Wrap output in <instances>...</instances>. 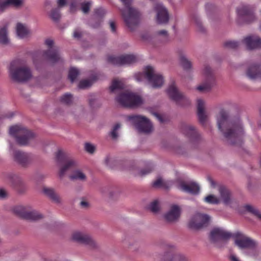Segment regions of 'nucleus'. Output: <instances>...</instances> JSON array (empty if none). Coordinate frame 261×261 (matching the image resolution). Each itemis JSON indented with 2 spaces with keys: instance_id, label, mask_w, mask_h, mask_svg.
Listing matches in <instances>:
<instances>
[{
  "instance_id": "nucleus-45",
  "label": "nucleus",
  "mask_w": 261,
  "mask_h": 261,
  "mask_svg": "<svg viewBox=\"0 0 261 261\" xmlns=\"http://www.w3.org/2000/svg\"><path fill=\"white\" fill-rule=\"evenodd\" d=\"M120 128V124L117 123L116 124L111 132V137L112 139H115L118 137V133L117 130Z\"/></svg>"
},
{
  "instance_id": "nucleus-34",
  "label": "nucleus",
  "mask_w": 261,
  "mask_h": 261,
  "mask_svg": "<svg viewBox=\"0 0 261 261\" xmlns=\"http://www.w3.org/2000/svg\"><path fill=\"white\" fill-rule=\"evenodd\" d=\"M123 88L124 85L121 81L117 79H114L112 82V85L110 87V90L111 92H113L116 90L122 89Z\"/></svg>"
},
{
  "instance_id": "nucleus-26",
  "label": "nucleus",
  "mask_w": 261,
  "mask_h": 261,
  "mask_svg": "<svg viewBox=\"0 0 261 261\" xmlns=\"http://www.w3.org/2000/svg\"><path fill=\"white\" fill-rule=\"evenodd\" d=\"M247 75L251 79H261V65H252L247 70Z\"/></svg>"
},
{
  "instance_id": "nucleus-31",
  "label": "nucleus",
  "mask_w": 261,
  "mask_h": 261,
  "mask_svg": "<svg viewBox=\"0 0 261 261\" xmlns=\"http://www.w3.org/2000/svg\"><path fill=\"white\" fill-rule=\"evenodd\" d=\"M70 178L71 180L85 181L87 179V177L83 171L80 170H76L70 175Z\"/></svg>"
},
{
  "instance_id": "nucleus-13",
  "label": "nucleus",
  "mask_w": 261,
  "mask_h": 261,
  "mask_svg": "<svg viewBox=\"0 0 261 261\" xmlns=\"http://www.w3.org/2000/svg\"><path fill=\"white\" fill-rule=\"evenodd\" d=\"M167 92L170 98L177 104L185 105L190 103L189 100L178 91L174 83H172L169 86Z\"/></svg>"
},
{
  "instance_id": "nucleus-53",
  "label": "nucleus",
  "mask_w": 261,
  "mask_h": 261,
  "mask_svg": "<svg viewBox=\"0 0 261 261\" xmlns=\"http://www.w3.org/2000/svg\"><path fill=\"white\" fill-rule=\"evenodd\" d=\"M110 27L111 30V31L113 33L116 32V24L114 21H110Z\"/></svg>"
},
{
  "instance_id": "nucleus-35",
  "label": "nucleus",
  "mask_w": 261,
  "mask_h": 261,
  "mask_svg": "<svg viewBox=\"0 0 261 261\" xmlns=\"http://www.w3.org/2000/svg\"><path fill=\"white\" fill-rule=\"evenodd\" d=\"M50 18L55 22H57L61 18V13L58 8L53 9L49 13Z\"/></svg>"
},
{
  "instance_id": "nucleus-21",
  "label": "nucleus",
  "mask_w": 261,
  "mask_h": 261,
  "mask_svg": "<svg viewBox=\"0 0 261 261\" xmlns=\"http://www.w3.org/2000/svg\"><path fill=\"white\" fill-rule=\"evenodd\" d=\"M183 133L190 139L195 142H199L201 139L200 135L196 128L191 125L185 124L182 126Z\"/></svg>"
},
{
  "instance_id": "nucleus-30",
  "label": "nucleus",
  "mask_w": 261,
  "mask_h": 261,
  "mask_svg": "<svg viewBox=\"0 0 261 261\" xmlns=\"http://www.w3.org/2000/svg\"><path fill=\"white\" fill-rule=\"evenodd\" d=\"M22 4L21 0H7L3 3L0 2V10L3 11L9 5L19 7Z\"/></svg>"
},
{
  "instance_id": "nucleus-28",
  "label": "nucleus",
  "mask_w": 261,
  "mask_h": 261,
  "mask_svg": "<svg viewBox=\"0 0 261 261\" xmlns=\"http://www.w3.org/2000/svg\"><path fill=\"white\" fill-rule=\"evenodd\" d=\"M162 261H188V259L185 255L180 254L167 252L164 255Z\"/></svg>"
},
{
  "instance_id": "nucleus-4",
  "label": "nucleus",
  "mask_w": 261,
  "mask_h": 261,
  "mask_svg": "<svg viewBox=\"0 0 261 261\" xmlns=\"http://www.w3.org/2000/svg\"><path fill=\"white\" fill-rule=\"evenodd\" d=\"M124 5L121 14L126 25L133 31L138 25L140 17V12L131 6V0H121Z\"/></svg>"
},
{
  "instance_id": "nucleus-27",
  "label": "nucleus",
  "mask_w": 261,
  "mask_h": 261,
  "mask_svg": "<svg viewBox=\"0 0 261 261\" xmlns=\"http://www.w3.org/2000/svg\"><path fill=\"white\" fill-rule=\"evenodd\" d=\"M221 200L225 204H228L231 202V195L229 191L224 186H219L218 188Z\"/></svg>"
},
{
  "instance_id": "nucleus-1",
  "label": "nucleus",
  "mask_w": 261,
  "mask_h": 261,
  "mask_svg": "<svg viewBox=\"0 0 261 261\" xmlns=\"http://www.w3.org/2000/svg\"><path fill=\"white\" fill-rule=\"evenodd\" d=\"M217 122L219 129L227 139H239L244 134L240 119L237 118L230 120L228 113L223 109L217 115Z\"/></svg>"
},
{
  "instance_id": "nucleus-16",
  "label": "nucleus",
  "mask_w": 261,
  "mask_h": 261,
  "mask_svg": "<svg viewBox=\"0 0 261 261\" xmlns=\"http://www.w3.org/2000/svg\"><path fill=\"white\" fill-rule=\"evenodd\" d=\"M203 73L205 77V82L197 87V90L200 92L209 90L215 82V77L211 68L205 65L203 69Z\"/></svg>"
},
{
  "instance_id": "nucleus-39",
  "label": "nucleus",
  "mask_w": 261,
  "mask_h": 261,
  "mask_svg": "<svg viewBox=\"0 0 261 261\" xmlns=\"http://www.w3.org/2000/svg\"><path fill=\"white\" fill-rule=\"evenodd\" d=\"M180 64L185 70H189L191 68L192 64L190 61L184 56H181L180 58Z\"/></svg>"
},
{
  "instance_id": "nucleus-50",
  "label": "nucleus",
  "mask_w": 261,
  "mask_h": 261,
  "mask_svg": "<svg viewBox=\"0 0 261 261\" xmlns=\"http://www.w3.org/2000/svg\"><path fill=\"white\" fill-rule=\"evenodd\" d=\"M7 195H8V193L5 190H4L3 189H0V198L1 199H4L5 198H6L7 197Z\"/></svg>"
},
{
  "instance_id": "nucleus-60",
  "label": "nucleus",
  "mask_w": 261,
  "mask_h": 261,
  "mask_svg": "<svg viewBox=\"0 0 261 261\" xmlns=\"http://www.w3.org/2000/svg\"><path fill=\"white\" fill-rule=\"evenodd\" d=\"M193 19H194V21H195V22L197 24V25L199 28H200L201 25V22H200V20L198 19V18L194 17V18H193Z\"/></svg>"
},
{
  "instance_id": "nucleus-37",
  "label": "nucleus",
  "mask_w": 261,
  "mask_h": 261,
  "mask_svg": "<svg viewBox=\"0 0 261 261\" xmlns=\"http://www.w3.org/2000/svg\"><path fill=\"white\" fill-rule=\"evenodd\" d=\"M245 208L246 211L252 213L261 220V212L258 211L255 207L250 205H246L245 206Z\"/></svg>"
},
{
  "instance_id": "nucleus-32",
  "label": "nucleus",
  "mask_w": 261,
  "mask_h": 261,
  "mask_svg": "<svg viewBox=\"0 0 261 261\" xmlns=\"http://www.w3.org/2000/svg\"><path fill=\"white\" fill-rule=\"evenodd\" d=\"M43 193L55 202H59L60 198L58 195L55 193L54 189L48 188H44L43 190Z\"/></svg>"
},
{
  "instance_id": "nucleus-25",
  "label": "nucleus",
  "mask_w": 261,
  "mask_h": 261,
  "mask_svg": "<svg viewBox=\"0 0 261 261\" xmlns=\"http://www.w3.org/2000/svg\"><path fill=\"white\" fill-rule=\"evenodd\" d=\"M204 106V102L202 99H197V115L199 122L203 125L205 124L207 119Z\"/></svg>"
},
{
  "instance_id": "nucleus-58",
  "label": "nucleus",
  "mask_w": 261,
  "mask_h": 261,
  "mask_svg": "<svg viewBox=\"0 0 261 261\" xmlns=\"http://www.w3.org/2000/svg\"><path fill=\"white\" fill-rule=\"evenodd\" d=\"M231 261H240L239 259L234 254H231L230 256Z\"/></svg>"
},
{
  "instance_id": "nucleus-57",
  "label": "nucleus",
  "mask_w": 261,
  "mask_h": 261,
  "mask_svg": "<svg viewBox=\"0 0 261 261\" xmlns=\"http://www.w3.org/2000/svg\"><path fill=\"white\" fill-rule=\"evenodd\" d=\"M100 22H101V21L98 20L97 22H96L95 24H92L91 23L90 25L91 27H92L93 28H98L100 25Z\"/></svg>"
},
{
  "instance_id": "nucleus-44",
  "label": "nucleus",
  "mask_w": 261,
  "mask_h": 261,
  "mask_svg": "<svg viewBox=\"0 0 261 261\" xmlns=\"http://www.w3.org/2000/svg\"><path fill=\"white\" fill-rule=\"evenodd\" d=\"M92 82L88 80H84L80 81L79 84V87L80 89H85L88 88L92 85Z\"/></svg>"
},
{
  "instance_id": "nucleus-9",
  "label": "nucleus",
  "mask_w": 261,
  "mask_h": 261,
  "mask_svg": "<svg viewBox=\"0 0 261 261\" xmlns=\"http://www.w3.org/2000/svg\"><path fill=\"white\" fill-rule=\"evenodd\" d=\"M55 160L58 164H62L59 175L63 176L71 167L76 165V162L68 158L67 154L59 149L55 153Z\"/></svg>"
},
{
  "instance_id": "nucleus-22",
  "label": "nucleus",
  "mask_w": 261,
  "mask_h": 261,
  "mask_svg": "<svg viewBox=\"0 0 261 261\" xmlns=\"http://www.w3.org/2000/svg\"><path fill=\"white\" fill-rule=\"evenodd\" d=\"M9 152L13 155L14 160L21 165L24 166L29 162L28 155L25 153L16 149V148H11Z\"/></svg>"
},
{
  "instance_id": "nucleus-54",
  "label": "nucleus",
  "mask_w": 261,
  "mask_h": 261,
  "mask_svg": "<svg viewBox=\"0 0 261 261\" xmlns=\"http://www.w3.org/2000/svg\"><path fill=\"white\" fill-rule=\"evenodd\" d=\"M74 38H79L82 36V33L78 30H75L73 33Z\"/></svg>"
},
{
  "instance_id": "nucleus-52",
  "label": "nucleus",
  "mask_w": 261,
  "mask_h": 261,
  "mask_svg": "<svg viewBox=\"0 0 261 261\" xmlns=\"http://www.w3.org/2000/svg\"><path fill=\"white\" fill-rule=\"evenodd\" d=\"M73 1H70L71 4L70 6V11L72 13L74 12L76 10V6L75 3L73 2Z\"/></svg>"
},
{
  "instance_id": "nucleus-48",
  "label": "nucleus",
  "mask_w": 261,
  "mask_h": 261,
  "mask_svg": "<svg viewBox=\"0 0 261 261\" xmlns=\"http://www.w3.org/2000/svg\"><path fill=\"white\" fill-rule=\"evenodd\" d=\"M105 13H106V11H105V9L101 8L96 9L95 10V15L97 17L102 18L104 16Z\"/></svg>"
},
{
  "instance_id": "nucleus-10",
  "label": "nucleus",
  "mask_w": 261,
  "mask_h": 261,
  "mask_svg": "<svg viewBox=\"0 0 261 261\" xmlns=\"http://www.w3.org/2000/svg\"><path fill=\"white\" fill-rule=\"evenodd\" d=\"M232 235L228 231L222 228L215 227L211 231L210 239L216 245L221 247L222 243H226L227 240Z\"/></svg>"
},
{
  "instance_id": "nucleus-23",
  "label": "nucleus",
  "mask_w": 261,
  "mask_h": 261,
  "mask_svg": "<svg viewBox=\"0 0 261 261\" xmlns=\"http://www.w3.org/2000/svg\"><path fill=\"white\" fill-rule=\"evenodd\" d=\"M243 43L248 49L261 48V39L257 36H248L244 38Z\"/></svg>"
},
{
  "instance_id": "nucleus-55",
  "label": "nucleus",
  "mask_w": 261,
  "mask_h": 261,
  "mask_svg": "<svg viewBox=\"0 0 261 261\" xmlns=\"http://www.w3.org/2000/svg\"><path fill=\"white\" fill-rule=\"evenodd\" d=\"M80 205L83 208H87L89 206V204L87 201L82 200L80 202Z\"/></svg>"
},
{
  "instance_id": "nucleus-56",
  "label": "nucleus",
  "mask_w": 261,
  "mask_h": 261,
  "mask_svg": "<svg viewBox=\"0 0 261 261\" xmlns=\"http://www.w3.org/2000/svg\"><path fill=\"white\" fill-rule=\"evenodd\" d=\"M86 151L89 154H93L95 151V148H85Z\"/></svg>"
},
{
  "instance_id": "nucleus-14",
  "label": "nucleus",
  "mask_w": 261,
  "mask_h": 261,
  "mask_svg": "<svg viewBox=\"0 0 261 261\" xmlns=\"http://www.w3.org/2000/svg\"><path fill=\"white\" fill-rule=\"evenodd\" d=\"M71 240L79 243L85 245L91 248H94L97 246V244L94 240L88 234L82 232H73L71 235Z\"/></svg>"
},
{
  "instance_id": "nucleus-36",
  "label": "nucleus",
  "mask_w": 261,
  "mask_h": 261,
  "mask_svg": "<svg viewBox=\"0 0 261 261\" xmlns=\"http://www.w3.org/2000/svg\"><path fill=\"white\" fill-rule=\"evenodd\" d=\"M204 201L209 204H217L220 202V199L215 195L210 194L204 198Z\"/></svg>"
},
{
  "instance_id": "nucleus-6",
  "label": "nucleus",
  "mask_w": 261,
  "mask_h": 261,
  "mask_svg": "<svg viewBox=\"0 0 261 261\" xmlns=\"http://www.w3.org/2000/svg\"><path fill=\"white\" fill-rule=\"evenodd\" d=\"M232 237L234 239L235 244L241 249H248L250 252H244L250 256L254 255L255 252V242L249 237L237 232Z\"/></svg>"
},
{
  "instance_id": "nucleus-43",
  "label": "nucleus",
  "mask_w": 261,
  "mask_h": 261,
  "mask_svg": "<svg viewBox=\"0 0 261 261\" xmlns=\"http://www.w3.org/2000/svg\"><path fill=\"white\" fill-rule=\"evenodd\" d=\"M224 45L225 47L234 49L239 46V43L234 41H228L224 43Z\"/></svg>"
},
{
  "instance_id": "nucleus-2",
  "label": "nucleus",
  "mask_w": 261,
  "mask_h": 261,
  "mask_svg": "<svg viewBox=\"0 0 261 261\" xmlns=\"http://www.w3.org/2000/svg\"><path fill=\"white\" fill-rule=\"evenodd\" d=\"M9 71L11 79L17 82L28 81L32 76L30 68L24 65L20 60H14L10 63Z\"/></svg>"
},
{
  "instance_id": "nucleus-47",
  "label": "nucleus",
  "mask_w": 261,
  "mask_h": 261,
  "mask_svg": "<svg viewBox=\"0 0 261 261\" xmlns=\"http://www.w3.org/2000/svg\"><path fill=\"white\" fill-rule=\"evenodd\" d=\"M115 162L114 158L110 155L107 156L105 159L106 164L110 168L114 166Z\"/></svg>"
},
{
  "instance_id": "nucleus-3",
  "label": "nucleus",
  "mask_w": 261,
  "mask_h": 261,
  "mask_svg": "<svg viewBox=\"0 0 261 261\" xmlns=\"http://www.w3.org/2000/svg\"><path fill=\"white\" fill-rule=\"evenodd\" d=\"M9 134L18 144L22 146L28 145L36 137L34 132L22 125L11 126L9 128Z\"/></svg>"
},
{
  "instance_id": "nucleus-38",
  "label": "nucleus",
  "mask_w": 261,
  "mask_h": 261,
  "mask_svg": "<svg viewBox=\"0 0 261 261\" xmlns=\"http://www.w3.org/2000/svg\"><path fill=\"white\" fill-rule=\"evenodd\" d=\"M79 74V70L74 67H72L69 69L68 73V78L70 81L72 83L76 79L77 75Z\"/></svg>"
},
{
  "instance_id": "nucleus-41",
  "label": "nucleus",
  "mask_w": 261,
  "mask_h": 261,
  "mask_svg": "<svg viewBox=\"0 0 261 261\" xmlns=\"http://www.w3.org/2000/svg\"><path fill=\"white\" fill-rule=\"evenodd\" d=\"M149 208L150 210L153 213L158 212L160 210V203L159 201L155 200L152 201L150 204Z\"/></svg>"
},
{
  "instance_id": "nucleus-61",
  "label": "nucleus",
  "mask_w": 261,
  "mask_h": 261,
  "mask_svg": "<svg viewBox=\"0 0 261 261\" xmlns=\"http://www.w3.org/2000/svg\"><path fill=\"white\" fill-rule=\"evenodd\" d=\"M208 180L212 187H214L215 186V181L211 178L208 177Z\"/></svg>"
},
{
  "instance_id": "nucleus-5",
  "label": "nucleus",
  "mask_w": 261,
  "mask_h": 261,
  "mask_svg": "<svg viewBox=\"0 0 261 261\" xmlns=\"http://www.w3.org/2000/svg\"><path fill=\"white\" fill-rule=\"evenodd\" d=\"M144 76L154 88L161 87L164 83L162 75L155 73L153 67L150 66L146 67L144 73L139 72L135 75V78L138 82L141 81Z\"/></svg>"
},
{
  "instance_id": "nucleus-19",
  "label": "nucleus",
  "mask_w": 261,
  "mask_h": 261,
  "mask_svg": "<svg viewBox=\"0 0 261 261\" xmlns=\"http://www.w3.org/2000/svg\"><path fill=\"white\" fill-rule=\"evenodd\" d=\"M14 211L23 218L30 220H38L43 217L42 215L38 212L36 211L26 212L24 211V207L21 206L15 207Z\"/></svg>"
},
{
  "instance_id": "nucleus-20",
  "label": "nucleus",
  "mask_w": 261,
  "mask_h": 261,
  "mask_svg": "<svg viewBox=\"0 0 261 261\" xmlns=\"http://www.w3.org/2000/svg\"><path fill=\"white\" fill-rule=\"evenodd\" d=\"M181 214V208L179 206L172 204L164 215L165 219L169 222H175L178 220Z\"/></svg>"
},
{
  "instance_id": "nucleus-49",
  "label": "nucleus",
  "mask_w": 261,
  "mask_h": 261,
  "mask_svg": "<svg viewBox=\"0 0 261 261\" xmlns=\"http://www.w3.org/2000/svg\"><path fill=\"white\" fill-rule=\"evenodd\" d=\"M152 170V168L147 167L146 169L140 170L139 174L141 176H143L149 173Z\"/></svg>"
},
{
  "instance_id": "nucleus-12",
  "label": "nucleus",
  "mask_w": 261,
  "mask_h": 261,
  "mask_svg": "<svg viewBox=\"0 0 261 261\" xmlns=\"http://www.w3.org/2000/svg\"><path fill=\"white\" fill-rule=\"evenodd\" d=\"M45 43L48 49L44 52L43 57L53 63L62 61L58 48L53 47V40L47 39L45 40Z\"/></svg>"
},
{
  "instance_id": "nucleus-63",
  "label": "nucleus",
  "mask_w": 261,
  "mask_h": 261,
  "mask_svg": "<svg viewBox=\"0 0 261 261\" xmlns=\"http://www.w3.org/2000/svg\"><path fill=\"white\" fill-rule=\"evenodd\" d=\"M13 115H14L13 113L11 112V113H10V114L6 115V116H5V117H7V118H11V117H13Z\"/></svg>"
},
{
  "instance_id": "nucleus-8",
  "label": "nucleus",
  "mask_w": 261,
  "mask_h": 261,
  "mask_svg": "<svg viewBox=\"0 0 261 261\" xmlns=\"http://www.w3.org/2000/svg\"><path fill=\"white\" fill-rule=\"evenodd\" d=\"M127 119L140 133L149 134L152 131V124L150 120L145 116L132 115L128 116Z\"/></svg>"
},
{
  "instance_id": "nucleus-33",
  "label": "nucleus",
  "mask_w": 261,
  "mask_h": 261,
  "mask_svg": "<svg viewBox=\"0 0 261 261\" xmlns=\"http://www.w3.org/2000/svg\"><path fill=\"white\" fill-rule=\"evenodd\" d=\"M7 30V25L0 29V43L1 44H6L9 42Z\"/></svg>"
},
{
  "instance_id": "nucleus-42",
  "label": "nucleus",
  "mask_w": 261,
  "mask_h": 261,
  "mask_svg": "<svg viewBox=\"0 0 261 261\" xmlns=\"http://www.w3.org/2000/svg\"><path fill=\"white\" fill-rule=\"evenodd\" d=\"M91 2H86L81 3V10L84 13L87 14L89 12L91 6Z\"/></svg>"
},
{
  "instance_id": "nucleus-64",
  "label": "nucleus",
  "mask_w": 261,
  "mask_h": 261,
  "mask_svg": "<svg viewBox=\"0 0 261 261\" xmlns=\"http://www.w3.org/2000/svg\"><path fill=\"white\" fill-rule=\"evenodd\" d=\"M89 104L91 106H93V101L91 99L89 100Z\"/></svg>"
},
{
  "instance_id": "nucleus-15",
  "label": "nucleus",
  "mask_w": 261,
  "mask_h": 261,
  "mask_svg": "<svg viewBox=\"0 0 261 261\" xmlns=\"http://www.w3.org/2000/svg\"><path fill=\"white\" fill-rule=\"evenodd\" d=\"M107 61L114 65H122L136 62L137 58L134 55H125L118 57L109 56L108 57Z\"/></svg>"
},
{
  "instance_id": "nucleus-18",
  "label": "nucleus",
  "mask_w": 261,
  "mask_h": 261,
  "mask_svg": "<svg viewBox=\"0 0 261 261\" xmlns=\"http://www.w3.org/2000/svg\"><path fill=\"white\" fill-rule=\"evenodd\" d=\"M154 10L156 12V21L159 24H165L168 22L169 14L167 10L161 4L156 3Z\"/></svg>"
},
{
  "instance_id": "nucleus-46",
  "label": "nucleus",
  "mask_w": 261,
  "mask_h": 261,
  "mask_svg": "<svg viewBox=\"0 0 261 261\" xmlns=\"http://www.w3.org/2000/svg\"><path fill=\"white\" fill-rule=\"evenodd\" d=\"M153 187L154 188H166L164 181L161 178H158L153 182Z\"/></svg>"
},
{
  "instance_id": "nucleus-24",
  "label": "nucleus",
  "mask_w": 261,
  "mask_h": 261,
  "mask_svg": "<svg viewBox=\"0 0 261 261\" xmlns=\"http://www.w3.org/2000/svg\"><path fill=\"white\" fill-rule=\"evenodd\" d=\"M179 188L185 192L192 194H197L199 192V186L194 181H190L187 184L181 183L179 185Z\"/></svg>"
},
{
  "instance_id": "nucleus-29",
  "label": "nucleus",
  "mask_w": 261,
  "mask_h": 261,
  "mask_svg": "<svg viewBox=\"0 0 261 261\" xmlns=\"http://www.w3.org/2000/svg\"><path fill=\"white\" fill-rule=\"evenodd\" d=\"M16 33L20 38L26 37L30 33L29 29L23 24L18 23L16 25Z\"/></svg>"
},
{
  "instance_id": "nucleus-59",
  "label": "nucleus",
  "mask_w": 261,
  "mask_h": 261,
  "mask_svg": "<svg viewBox=\"0 0 261 261\" xmlns=\"http://www.w3.org/2000/svg\"><path fill=\"white\" fill-rule=\"evenodd\" d=\"M158 34L161 35H164L166 37L168 36L167 32L165 30H162L158 32Z\"/></svg>"
},
{
  "instance_id": "nucleus-17",
  "label": "nucleus",
  "mask_w": 261,
  "mask_h": 261,
  "mask_svg": "<svg viewBox=\"0 0 261 261\" xmlns=\"http://www.w3.org/2000/svg\"><path fill=\"white\" fill-rule=\"evenodd\" d=\"M237 13L239 19L246 23L252 22L255 18L253 10L249 6H243L238 8Z\"/></svg>"
},
{
  "instance_id": "nucleus-62",
  "label": "nucleus",
  "mask_w": 261,
  "mask_h": 261,
  "mask_svg": "<svg viewBox=\"0 0 261 261\" xmlns=\"http://www.w3.org/2000/svg\"><path fill=\"white\" fill-rule=\"evenodd\" d=\"M84 147H94V146L93 145H92L90 143L86 142L85 144Z\"/></svg>"
},
{
  "instance_id": "nucleus-40",
  "label": "nucleus",
  "mask_w": 261,
  "mask_h": 261,
  "mask_svg": "<svg viewBox=\"0 0 261 261\" xmlns=\"http://www.w3.org/2000/svg\"><path fill=\"white\" fill-rule=\"evenodd\" d=\"M61 102L66 104L70 105L72 101V96L70 94L66 93L63 95L60 98Z\"/></svg>"
},
{
  "instance_id": "nucleus-51",
  "label": "nucleus",
  "mask_w": 261,
  "mask_h": 261,
  "mask_svg": "<svg viewBox=\"0 0 261 261\" xmlns=\"http://www.w3.org/2000/svg\"><path fill=\"white\" fill-rule=\"evenodd\" d=\"M152 115H154L160 122L163 123L164 121L163 117L158 113H152Z\"/></svg>"
},
{
  "instance_id": "nucleus-11",
  "label": "nucleus",
  "mask_w": 261,
  "mask_h": 261,
  "mask_svg": "<svg viewBox=\"0 0 261 261\" xmlns=\"http://www.w3.org/2000/svg\"><path fill=\"white\" fill-rule=\"evenodd\" d=\"M210 217L205 214L196 213L190 219L189 227L193 229H199L207 226L210 223Z\"/></svg>"
},
{
  "instance_id": "nucleus-7",
  "label": "nucleus",
  "mask_w": 261,
  "mask_h": 261,
  "mask_svg": "<svg viewBox=\"0 0 261 261\" xmlns=\"http://www.w3.org/2000/svg\"><path fill=\"white\" fill-rule=\"evenodd\" d=\"M116 100L119 104L125 107H136L143 103L142 98L140 95L129 91L120 93L116 97Z\"/></svg>"
}]
</instances>
